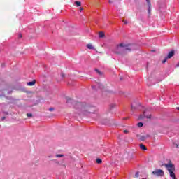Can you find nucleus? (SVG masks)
I'll return each instance as SVG.
<instances>
[{
    "label": "nucleus",
    "instance_id": "1",
    "mask_svg": "<svg viewBox=\"0 0 179 179\" xmlns=\"http://www.w3.org/2000/svg\"><path fill=\"white\" fill-rule=\"evenodd\" d=\"M132 48L129 45H125L124 43L119 44L115 50L116 54H124V52H128L131 51Z\"/></svg>",
    "mask_w": 179,
    "mask_h": 179
},
{
    "label": "nucleus",
    "instance_id": "2",
    "mask_svg": "<svg viewBox=\"0 0 179 179\" xmlns=\"http://www.w3.org/2000/svg\"><path fill=\"white\" fill-rule=\"evenodd\" d=\"M153 176H156V177H164V171L156 169L155 171H152Z\"/></svg>",
    "mask_w": 179,
    "mask_h": 179
},
{
    "label": "nucleus",
    "instance_id": "3",
    "mask_svg": "<svg viewBox=\"0 0 179 179\" xmlns=\"http://www.w3.org/2000/svg\"><path fill=\"white\" fill-rule=\"evenodd\" d=\"M136 138H139L140 141H142L143 142L146 141L148 138H150V135L147 134L146 136H141V135L137 134Z\"/></svg>",
    "mask_w": 179,
    "mask_h": 179
},
{
    "label": "nucleus",
    "instance_id": "4",
    "mask_svg": "<svg viewBox=\"0 0 179 179\" xmlns=\"http://www.w3.org/2000/svg\"><path fill=\"white\" fill-rule=\"evenodd\" d=\"M151 115H146V111L143 112V115L139 116V120H143V118H150Z\"/></svg>",
    "mask_w": 179,
    "mask_h": 179
},
{
    "label": "nucleus",
    "instance_id": "5",
    "mask_svg": "<svg viewBox=\"0 0 179 179\" xmlns=\"http://www.w3.org/2000/svg\"><path fill=\"white\" fill-rule=\"evenodd\" d=\"M146 2L148 3V13H150L151 12V8H152V4L150 3V0H146Z\"/></svg>",
    "mask_w": 179,
    "mask_h": 179
},
{
    "label": "nucleus",
    "instance_id": "6",
    "mask_svg": "<svg viewBox=\"0 0 179 179\" xmlns=\"http://www.w3.org/2000/svg\"><path fill=\"white\" fill-rule=\"evenodd\" d=\"M174 54H176L174 50H171V52H169L166 58H168V59H170V58H171L172 57H174Z\"/></svg>",
    "mask_w": 179,
    "mask_h": 179
},
{
    "label": "nucleus",
    "instance_id": "7",
    "mask_svg": "<svg viewBox=\"0 0 179 179\" xmlns=\"http://www.w3.org/2000/svg\"><path fill=\"white\" fill-rule=\"evenodd\" d=\"M27 86H34L36 85V80H34L33 81L28 82L27 83Z\"/></svg>",
    "mask_w": 179,
    "mask_h": 179
},
{
    "label": "nucleus",
    "instance_id": "8",
    "mask_svg": "<svg viewBox=\"0 0 179 179\" xmlns=\"http://www.w3.org/2000/svg\"><path fill=\"white\" fill-rule=\"evenodd\" d=\"M99 36L100 38H103V37H106V34L103 31L99 32Z\"/></svg>",
    "mask_w": 179,
    "mask_h": 179
},
{
    "label": "nucleus",
    "instance_id": "9",
    "mask_svg": "<svg viewBox=\"0 0 179 179\" xmlns=\"http://www.w3.org/2000/svg\"><path fill=\"white\" fill-rule=\"evenodd\" d=\"M140 148L141 149V150H148V148L143 144H140Z\"/></svg>",
    "mask_w": 179,
    "mask_h": 179
},
{
    "label": "nucleus",
    "instance_id": "10",
    "mask_svg": "<svg viewBox=\"0 0 179 179\" xmlns=\"http://www.w3.org/2000/svg\"><path fill=\"white\" fill-rule=\"evenodd\" d=\"M87 48L89 49V50H93L94 48V47H93V45L90 44V43H88L87 44Z\"/></svg>",
    "mask_w": 179,
    "mask_h": 179
},
{
    "label": "nucleus",
    "instance_id": "11",
    "mask_svg": "<svg viewBox=\"0 0 179 179\" xmlns=\"http://www.w3.org/2000/svg\"><path fill=\"white\" fill-rule=\"evenodd\" d=\"M76 108H82V103H77L75 106Z\"/></svg>",
    "mask_w": 179,
    "mask_h": 179
},
{
    "label": "nucleus",
    "instance_id": "12",
    "mask_svg": "<svg viewBox=\"0 0 179 179\" xmlns=\"http://www.w3.org/2000/svg\"><path fill=\"white\" fill-rule=\"evenodd\" d=\"M95 71L96 72V73H98V75H100L101 76H103V72L100 71V70L96 69Z\"/></svg>",
    "mask_w": 179,
    "mask_h": 179
},
{
    "label": "nucleus",
    "instance_id": "13",
    "mask_svg": "<svg viewBox=\"0 0 179 179\" xmlns=\"http://www.w3.org/2000/svg\"><path fill=\"white\" fill-rule=\"evenodd\" d=\"M96 163L98 164H101V163H103V161L100 158H98L96 159Z\"/></svg>",
    "mask_w": 179,
    "mask_h": 179
},
{
    "label": "nucleus",
    "instance_id": "14",
    "mask_svg": "<svg viewBox=\"0 0 179 179\" xmlns=\"http://www.w3.org/2000/svg\"><path fill=\"white\" fill-rule=\"evenodd\" d=\"M75 5H77V6H80L82 3H80V1H76Z\"/></svg>",
    "mask_w": 179,
    "mask_h": 179
},
{
    "label": "nucleus",
    "instance_id": "15",
    "mask_svg": "<svg viewBox=\"0 0 179 179\" xmlns=\"http://www.w3.org/2000/svg\"><path fill=\"white\" fill-rule=\"evenodd\" d=\"M137 126H138L139 128H141V127H143V123L139 122V123H138Z\"/></svg>",
    "mask_w": 179,
    "mask_h": 179
},
{
    "label": "nucleus",
    "instance_id": "16",
    "mask_svg": "<svg viewBox=\"0 0 179 179\" xmlns=\"http://www.w3.org/2000/svg\"><path fill=\"white\" fill-rule=\"evenodd\" d=\"M71 101H72V99L66 98V103H71Z\"/></svg>",
    "mask_w": 179,
    "mask_h": 179
},
{
    "label": "nucleus",
    "instance_id": "17",
    "mask_svg": "<svg viewBox=\"0 0 179 179\" xmlns=\"http://www.w3.org/2000/svg\"><path fill=\"white\" fill-rule=\"evenodd\" d=\"M56 157H64V155L57 154V155H56Z\"/></svg>",
    "mask_w": 179,
    "mask_h": 179
},
{
    "label": "nucleus",
    "instance_id": "18",
    "mask_svg": "<svg viewBox=\"0 0 179 179\" xmlns=\"http://www.w3.org/2000/svg\"><path fill=\"white\" fill-rule=\"evenodd\" d=\"M167 59H169V58L165 57V59L162 61V64H166V62H167Z\"/></svg>",
    "mask_w": 179,
    "mask_h": 179
},
{
    "label": "nucleus",
    "instance_id": "19",
    "mask_svg": "<svg viewBox=\"0 0 179 179\" xmlns=\"http://www.w3.org/2000/svg\"><path fill=\"white\" fill-rule=\"evenodd\" d=\"M138 177H139V172H136V173H135V178H138Z\"/></svg>",
    "mask_w": 179,
    "mask_h": 179
},
{
    "label": "nucleus",
    "instance_id": "20",
    "mask_svg": "<svg viewBox=\"0 0 179 179\" xmlns=\"http://www.w3.org/2000/svg\"><path fill=\"white\" fill-rule=\"evenodd\" d=\"M27 116L31 117H33V114H31V113H27Z\"/></svg>",
    "mask_w": 179,
    "mask_h": 179
},
{
    "label": "nucleus",
    "instance_id": "21",
    "mask_svg": "<svg viewBox=\"0 0 179 179\" xmlns=\"http://www.w3.org/2000/svg\"><path fill=\"white\" fill-rule=\"evenodd\" d=\"M19 38H22L23 37V35L22 34H18Z\"/></svg>",
    "mask_w": 179,
    "mask_h": 179
},
{
    "label": "nucleus",
    "instance_id": "22",
    "mask_svg": "<svg viewBox=\"0 0 179 179\" xmlns=\"http://www.w3.org/2000/svg\"><path fill=\"white\" fill-rule=\"evenodd\" d=\"M49 111H54V108H50Z\"/></svg>",
    "mask_w": 179,
    "mask_h": 179
},
{
    "label": "nucleus",
    "instance_id": "23",
    "mask_svg": "<svg viewBox=\"0 0 179 179\" xmlns=\"http://www.w3.org/2000/svg\"><path fill=\"white\" fill-rule=\"evenodd\" d=\"M122 22L124 23V24H128V22L127 21L122 20Z\"/></svg>",
    "mask_w": 179,
    "mask_h": 179
},
{
    "label": "nucleus",
    "instance_id": "24",
    "mask_svg": "<svg viewBox=\"0 0 179 179\" xmlns=\"http://www.w3.org/2000/svg\"><path fill=\"white\" fill-rule=\"evenodd\" d=\"M62 78H65V74L62 73Z\"/></svg>",
    "mask_w": 179,
    "mask_h": 179
},
{
    "label": "nucleus",
    "instance_id": "25",
    "mask_svg": "<svg viewBox=\"0 0 179 179\" xmlns=\"http://www.w3.org/2000/svg\"><path fill=\"white\" fill-rule=\"evenodd\" d=\"M124 134H128V130H124Z\"/></svg>",
    "mask_w": 179,
    "mask_h": 179
},
{
    "label": "nucleus",
    "instance_id": "26",
    "mask_svg": "<svg viewBox=\"0 0 179 179\" xmlns=\"http://www.w3.org/2000/svg\"><path fill=\"white\" fill-rule=\"evenodd\" d=\"M108 3H113V1L109 0V1H108Z\"/></svg>",
    "mask_w": 179,
    "mask_h": 179
},
{
    "label": "nucleus",
    "instance_id": "27",
    "mask_svg": "<svg viewBox=\"0 0 179 179\" xmlns=\"http://www.w3.org/2000/svg\"><path fill=\"white\" fill-rule=\"evenodd\" d=\"M82 10H83V8H80V12H82Z\"/></svg>",
    "mask_w": 179,
    "mask_h": 179
},
{
    "label": "nucleus",
    "instance_id": "28",
    "mask_svg": "<svg viewBox=\"0 0 179 179\" xmlns=\"http://www.w3.org/2000/svg\"><path fill=\"white\" fill-rule=\"evenodd\" d=\"M131 110H135V107L131 106Z\"/></svg>",
    "mask_w": 179,
    "mask_h": 179
},
{
    "label": "nucleus",
    "instance_id": "29",
    "mask_svg": "<svg viewBox=\"0 0 179 179\" xmlns=\"http://www.w3.org/2000/svg\"><path fill=\"white\" fill-rule=\"evenodd\" d=\"M5 117H3L2 118H1V120H2V121H3L4 120H5Z\"/></svg>",
    "mask_w": 179,
    "mask_h": 179
},
{
    "label": "nucleus",
    "instance_id": "30",
    "mask_svg": "<svg viewBox=\"0 0 179 179\" xmlns=\"http://www.w3.org/2000/svg\"><path fill=\"white\" fill-rule=\"evenodd\" d=\"M176 66H177V68L179 67V62L177 64Z\"/></svg>",
    "mask_w": 179,
    "mask_h": 179
},
{
    "label": "nucleus",
    "instance_id": "31",
    "mask_svg": "<svg viewBox=\"0 0 179 179\" xmlns=\"http://www.w3.org/2000/svg\"><path fill=\"white\" fill-rule=\"evenodd\" d=\"M112 107H115V104H113V105H112Z\"/></svg>",
    "mask_w": 179,
    "mask_h": 179
},
{
    "label": "nucleus",
    "instance_id": "32",
    "mask_svg": "<svg viewBox=\"0 0 179 179\" xmlns=\"http://www.w3.org/2000/svg\"><path fill=\"white\" fill-rule=\"evenodd\" d=\"M99 87H100L101 89H103V87H101V86H99Z\"/></svg>",
    "mask_w": 179,
    "mask_h": 179
},
{
    "label": "nucleus",
    "instance_id": "33",
    "mask_svg": "<svg viewBox=\"0 0 179 179\" xmlns=\"http://www.w3.org/2000/svg\"><path fill=\"white\" fill-rule=\"evenodd\" d=\"M103 124H107V122H103Z\"/></svg>",
    "mask_w": 179,
    "mask_h": 179
},
{
    "label": "nucleus",
    "instance_id": "34",
    "mask_svg": "<svg viewBox=\"0 0 179 179\" xmlns=\"http://www.w3.org/2000/svg\"><path fill=\"white\" fill-rule=\"evenodd\" d=\"M177 110H179V107H178V108H177Z\"/></svg>",
    "mask_w": 179,
    "mask_h": 179
}]
</instances>
